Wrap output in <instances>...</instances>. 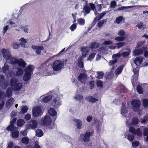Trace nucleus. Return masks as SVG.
Masks as SVG:
<instances>
[{"instance_id":"f257e3e1","label":"nucleus","mask_w":148,"mask_h":148,"mask_svg":"<svg viewBox=\"0 0 148 148\" xmlns=\"http://www.w3.org/2000/svg\"><path fill=\"white\" fill-rule=\"evenodd\" d=\"M50 93H51V92H49L47 94V103L53 98V95H50ZM61 104V100L60 99V98L56 95L53 98L50 105L51 106H53L55 109H56L59 107Z\"/></svg>"},{"instance_id":"f03ea898","label":"nucleus","mask_w":148,"mask_h":148,"mask_svg":"<svg viewBox=\"0 0 148 148\" xmlns=\"http://www.w3.org/2000/svg\"><path fill=\"white\" fill-rule=\"evenodd\" d=\"M35 67L33 65H29L25 69V73L23 77V80L25 81H28L34 71Z\"/></svg>"},{"instance_id":"7ed1b4c3","label":"nucleus","mask_w":148,"mask_h":148,"mask_svg":"<svg viewBox=\"0 0 148 148\" xmlns=\"http://www.w3.org/2000/svg\"><path fill=\"white\" fill-rule=\"evenodd\" d=\"M10 83L12 89L14 91H19L22 88V84L18 82L16 79L12 78L10 80Z\"/></svg>"},{"instance_id":"20e7f679","label":"nucleus","mask_w":148,"mask_h":148,"mask_svg":"<svg viewBox=\"0 0 148 148\" xmlns=\"http://www.w3.org/2000/svg\"><path fill=\"white\" fill-rule=\"evenodd\" d=\"M64 63L62 61L57 60L54 62L52 64L53 70L56 72L60 71L64 66Z\"/></svg>"},{"instance_id":"39448f33","label":"nucleus","mask_w":148,"mask_h":148,"mask_svg":"<svg viewBox=\"0 0 148 148\" xmlns=\"http://www.w3.org/2000/svg\"><path fill=\"white\" fill-rule=\"evenodd\" d=\"M131 104L132 106V109L135 112H140L141 103L139 100L137 99H134L131 101Z\"/></svg>"},{"instance_id":"423d86ee","label":"nucleus","mask_w":148,"mask_h":148,"mask_svg":"<svg viewBox=\"0 0 148 148\" xmlns=\"http://www.w3.org/2000/svg\"><path fill=\"white\" fill-rule=\"evenodd\" d=\"M41 108L39 106L34 108L32 109V113L33 116L35 117H37L42 114Z\"/></svg>"},{"instance_id":"0eeeda50","label":"nucleus","mask_w":148,"mask_h":148,"mask_svg":"<svg viewBox=\"0 0 148 148\" xmlns=\"http://www.w3.org/2000/svg\"><path fill=\"white\" fill-rule=\"evenodd\" d=\"M80 137L82 138V140L84 142H87L90 140V132H86L84 134H81Z\"/></svg>"},{"instance_id":"6e6552de","label":"nucleus","mask_w":148,"mask_h":148,"mask_svg":"<svg viewBox=\"0 0 148 148\" xmlns=\"http://www.w3.org/2000/svg\"><path fill=\"white\" fill-rule=\"evenodd\" d=\"M8 86L6 80L3 75H0V86L4 88H6Z\"/></svg>"},{"instance_id":"1a4fd4ad","label":"nucleus","mask_w":148,"mask_h":148,"mask_svg":"<svg viewBox=\"0 0 148 148\" xmlns=\"http://www.w3.org/2000/svg\"><path fill=\"white\" fill-rule=\"evenodd\" d=\"M1 52L5 59L9 60L11 58L10 53L8 50L3 49Z\"/></svg>"},{"instance_id":"9d476101","label":"nucleus","mask_w":148,"mask_h":148,"mask_svg":"<svg viewBox=\"0 0 148 148\" xmlns=\"http://www.w3.org/2000/svg\"><path fill=\"white\" fill-rule=\"evenodd\" d=\"M52 123V119L51 117L47 115V129L49 128V130L53 129L56 125L55 124L53 123L51 124Z\"/></svg>"},{"instance_id":"9b49d317","label":"nucleus","mask_w":148,"mask_h":148,"mask_svg":"<svg viewBox=\"0 0 148 148\" xmlns=\"http://www.w3.org/2000/svg\"><path fill=\"white\" fill-rule=\"evenodd\" d=\"M87 78V75L84 73H80L77 77V79L78 81L82 83H84L85 82Z\"/></svg>"},{"instance_id":"f8f14e48","label":"nucleus","mask_w":148,"mask_h":148,"mask_svg":"<svg viewBox=\"0 0 148 148\" xmlns=\"http://www.w3.org/2000/svg\"><path fill=\"white\" fill-rule=\"evenodd\" d=\"M48 113L49 115L50 116L53 117L56 116L55 117L53 118V121H55L56 119L57 112L54 108H51L48 110Z\"/></svg>"},{"instance_id":"ddd939ff","label":"nucleus","mask_w":148,"mask_h":148,"mask_svg":"<svg viewBox=\"0 0 148 148\" xmlns=\"http://www.w3.org/2000/svg\"><path fill=\"white\" fill-rule=\"evenodd\" d=\"M29 126L32 129L34 130L37 127L38 123L35 120H32L29 122Z\"/></svg>"},{"instance_id":"4468645a","label":"nucleus","mask_w":148,"mask_h":148,"mask_svg":"<svg viewBox=\"0 0 148 148\" xmlns=\"http://www.w3.org/2000/svg\"><path fill=\"white\" fill-rule=\"evenodd\" d=\"M73 121L76 123V127L77 129L80 130L82 128V122L80 120L76 119H73Z\"/></svg>"},{"instance_id":"2eb2a0df","label":"nucleus","mask_w":148,"mask_h":148,"mask_svg":"<svg viewBox=\"0 0 148 148\" xmlns=\"http://www.w3.org/2000/svg\"><path fill=\"white\" fill-rule=\"evenodd\" d=\"M19 66L23 68H25L27 63L22 58L18 59L17 64Z\"/></svg>"},{"instance_id":"dca6fc26","label":"nucleus","mask_w":148,"mask_h":148,"mask_svg":"<svg viewBox=\"0 0 148 148\" xmlns=\"http://www.w3.org/2000/svg\"><path fill=\"white\" fill-rule=\"evenodd\" d=\"M83 57L82 56H79L77 60L78 65V66L81 68H83L84 67V64L83 62L82 61Z\"/></svg>"},{"instance_id":"f3484780","label":"nucleus","mask_w":148,"mask_h":148,"mask_svg":"<svg viewBox=\"0 0 148 148\" xmlns=\"http://www.w3.org/2000/svg\"><path fill=\"white\" fill-rule=\"evenodd\" d=\"M86 100L88 102L92 103H94L98 100L97 99L93 97L92 96H89L86 97Z\"/></svg>"},{"instance_id":"a211bd4d","label":"nucleus","mask_w":148,"mask_h":148,"mask_svg":"<svg viewBox=\"0 0 148 148\" xmlns=\"http://www.w3.org/2000/svg\"><path fill=\"white\" fill-rule=\"evenodd\" d=\"M143 58L141 57L136 58L134 60V63L137 66L140 64L143 61Z\"/></svg>"},{"instance_id":"6ab92c4d","label":"nucleus","mask_w":148,"mask_h":148,"mask_svg":"<svg viewBox=\"0 0 148 148\" xmlns=\"http://www.w3.org/2000/svg\"><path fill=\"white\" fill-rule=\"evenodd\" d=\"M143 52V48L138 49L135 50L134 52V54L135 56H138L142 54Z\"/></svg>"},{"instance_id":"aec40b11","label":"nucleus","mask_w":148,"mask_h":148,"mask_svg":"<svg viewBox=\"0 0 148 148\" xmlns=\"http://www.w3.org/2000/svg\"><path fill=\"white\" fill-rule=\"evenodd\" d=\"M19 135V132L16 130H13L11 132L12 137L14 138H17Z\"/></svg>"},{"instance_id":"412c9836","label":"nucleus","mask_w":148,"mask_h":148,"mask_svg":"<svg viewBox=\"0 0 148 148\" xmlns=\"http://www.w3.org/2000/svg\"><path fill=\"white\" fill-rule=\"evenodd\" d=\"M138 75H133V79L132 80V85L134 86L137 84Z\"/></svg>"},{"instance_id":"4be33fe9","label":"nucleus","mask_w":148,"mask_h":148,"mask_svg":"<svg viewBox=\"0 0 148 148\" xmlns=\"http://www.w3.org/2000/svg\"><path fill=\"white\" fill-rule=\"evenodd\" d=\"M36 135L38 137L42 136L43 135V133L41 129L37 130L36 131Z\"/></svg>"},{"instance_id":"5701e85b","label":"nucleus","mask_w":148,"mask_h":148,"mask_svg":"<svg viewBox=\"0 0 148 148\" xmlns=\"http://www.w3.org/2000/svg\"><path fill=\"white\" fill-rule=\"evenodd\" d=\"M12 88H8L6 90V95L8 97H10L12 95Z\"/></svg>"},{"instance_id":"b1692460","label":"nucleus","mask_w":148,"mask_h":148,"mask_svg":"<svg viewBox=\"0 0 148 148\" xmlns=\"http://www.w3.org/2000/svg\"><path fill=\"white\" fill-rule=\"evenodd\" d=\"M134 134L137 135L138 136L141 137L142 136L143 133L140 129L138 128L136 130Z\"/></svg>"},{"instance_id":"393cba45","label":"nucleus","mask_w":148,"mask_h":148,"mask_svg":"<svg viewBox=\"0 0 148 148\" xmlns=\"http://www.w3.org/2000/svg\"><path fill=\"white\" fill-rule=\"evenodd\" d=\"M83 10H84L86 14H89L90 11V8L87 5H84L83 7Z\"/></svg>"},{"instance_id":"a878e982","label":"nucleus","mask_w":148,"mask_h":148,"mask_svg":"<svg viewBox=\"0 0 148 148\" xmlns=\"http://www.w3.org/2000/svg\"><path fill=\"white\" fill-rule=\"evenodd\" d=\"M25 123V121L24 120L22 119L18 120L17 122V125L19 127L22 126Z\"/></svg>"},{"instance_id":"bb28decb","label":"nucleus","mask_w":148,"mask_h":148,"mask_svg":"<svg viewBox=\"0 0 148 148\" xmlns=\"http://www.w3.org/2000/svg\"><path fill=\"white\" fill-rule=\"evenodd\" d=\"M136 5H132L129 6H121L118 8L117 9V11L122 10L126 8H131L136 7Z\"/></svg>"},{"instance_id":"cd10ccee","label":"nucleus","mask_w":148,"mask_h":148,"mask_svg":"<svg viewBox=\"0 0 148 148\" xmlns=\"http://www.w3.org/2000/svg\"><path fill=\"white\" fill-rule=\"evenodd\" d=\"M139 120L138 118L136 117H134L132 119V124L134 125H138L139 122Z\"/></svg>"},{"instance_id":"c85d7f7f","label":"nucleus","mask_w":148,"mask_h":148,"mask_svg":"<svg viewBox=\"0 0 148 148\" xmlns=\"http://www.w3.org/2000/svg\"><path fill=\"white\" fill-rule=\"evenodd\" d=\"M136 90L137 92L140 94H141L143 93V89L142 88L141 86L139 85H138L137 87Z\"/></svg>"},{"instance_id":"c756f323","label":"nucleus","mask_w":148,"mask_h":148,"mask_svg":"<svg viewBox=\"0 0 148 148\" xmlns=\"http://www.w3.org/2000/svg\"><path fill=\"white\" fill-rule=\"evenodd\" d=\"M19 40L21 41L20 45L22 47H25V45L27 41L25 38H22L20 39Z\"/></svg>"},{"instance_id":"7c9ffc66","label":"nucleus","mask_w":148,"mask_h":148,"mask_svg":"<svg viewBox=\"0 0 148 148\" xmlns=\"http://www.w3.org/2000/svg\"><path fill=\"white\" fill-rule=\"evenodd\" d=\"M106 13L105 12H103L99 14L95 18L98 20L99 21L102 18L103 16L105 15Z\"/></svg>"},{"instance_id":"2f4dec72","label":"nucleus","mask_w":148,"mask_h":148,"mask_svg":"<svg viewBox=\"0 0 148 148\" xmlns=\"http://www.w3.org/2000/svg\"><path fill=\"white\" fill-rule=\"evenodd\" d=\"M43 49L44 48L43 46H38L37 47L36 50V53L38 54H40L41 52V50H43Z\"/></svg>"},{"instance_id":"473e14b6","label":"nucleus","mask_w":148,"mask_h":148,"mask_svg":"<svg viewBox=\"0 0 148 148\" xmlns=\"http://www.w3.org/2000/svg\"><path fill=\"white\" fill-rule=\"evenodd\" d=\"M142 48L143 52L144 51V56L145 58H147L148 56V51L147 50L148 49L147 47V46L143 47Z\"/></svg>"},{"instance_id":"72a5a7b5","label":"nucleus","mask_w":148,"mask_h":148,"mask_svg":"<svg viewBox=\"0 0 148 148\" xmlns=\"http://www.w3.org/2000/svg\"><path fill=\"white\" fill-rule=\"evenodd\" d=\"M21 142L27 145L29 143V139L26 137H23L22 139Z\"/></svg>"},{"instance_id":"f704fd0d","label":"nucleus","mask_w":148,"mask_h":148,"mask_svg":"<svg viewBox=\"0 0 148 148\" xmlns=\"http://www.w3.org/2000/svg\"><path fill=\"white\" fill-rule=\"evenodd\" d=\"M121 56V53L120 52H119L117 53L114 54L112 56V59L117 60Z\"/></svg>"},{"instance_id":"c9c22d12","label":"nucleus","mask_w":148,"mask_h":148,"mask_svg":"<svg viewBox=\"0 0 148 148\" xmlns=\"http://www.w3.org/2000/svg\"><path fill=\"white\" fill-rule=\"evenodd\" d=\"M90 48L92 49H97L99 47L98 45L96 42H92L90 44Z\"/></svg>"},{"instance_id":"e433bc0d","label":"nucleus","mask_w":148,"mask_h":148,"mask_svg":"<svg viewBox=\"0 0 148 148\" xmlns=\"http://www.w3.org/2000/svg\"><path fill=\"white\" fill-rule=\"evenodd\" d=\"M125 38L124 36H117L115 38V40L117 41H122L124 40Z\"/></svg>"},{"instance_id":"4c0bfd02","label":"nucleus","mask_w":148,"mask_h":148,"mask_svg":"<svg viewBox=\"0 0 148 148\" xmlns=\"http://www.w3.org/2000/svg\"><path fill=\"white\" fill-rule=\"evenodd\" d=\"M28 109V107L26 106H23L21 109V111L24 114L27 112Z\"/></svg>"},{"instance_id":"58836bf2","label":"nucleus","mask_w":148,"mask_h":148,"mask_svg":"<svg viewBox=\"0 0 148 148\" xmlns=\"http://www.w3.org/2000/svg\"><path fill=\"white\" fill-rule=\"evenodd\" d=\"M123 66H121L119 67H118L116 69V73L117 74H120L123 69Z\"/></svg>"},{"instance_id":"ea45409f","label":"nucleus","mask_w":148,"mask_h":148,"mask_svg":"<svg viewBox=\"0 0 148 148\" xmlns=\"http://www.w3.org/2000/svg\"><path fill=\"white\" fill-rule=\"evenodd\" d=\"M107 21L106 19L105 20H102L100 21H99L98 22V24L97 25V26L99 27H101V26L103 25L104 23L105 22H106Z\"/></svg>"},{"instance_id":"a19ab883","label":"nucleus","mask_w":148,"mask_h":148,"mask_svg":"<svg viewBox=\"0 0 148 148\" xmlns=\"http://www.w3.org/2000/svg\"><path fill=\"white\" fill-rule=\"evenodd\" d=\"M127 138L130 141H132L134 139V136L132 134H129L127 136Z\"/></svg>"},{"instance_id":"79ce46f5","label":"nucleus","mask_w":148,"mask_h":148,"mask_svg":"<svg viewBox=\"0 0 148 148\" xmlns=\"http://www.w3.org/2000/svg\"><path fill=\"white\" fill-rule=\"evenodd\" d=\"M18 59L15 58H12L10 60V62L12 64H17Z\"/></svg>"},{"instance_id":"37998d69","label":"nucleus","mask_w":148,"mask_h":148,"mask_svg":"<svg viewBox=\"0 0 148 148\" xmlns=\"http://www.w3.org/2000/svg\"><path fill=\"white\" fill-rule=\"evenodd\" d=\"M143 105L144 107L147 108L148 107V99H144L143 100Z\"/></svg>"},{"instance_id":"c03bdc74","label":"nucleus","mask_w":148,"mask_h":148,"mask_svg":"<svg viewBox=\"0 0 148 148\" xmlns=\"http://www.w3.org/2000/svg\"><path fill=\"white\" fill-rule=\"evenodd\" d=\"M125 43L124 42H119L118 43L115 44V45H117L116 47L118 49L122 47L124 45Z\"/></svg>"},{"instance_id":"a18cd8bd","label":"nucleus","mask_w":148,"mask_h":148,"mask_svg":"<svg viewBox=\"0 0 148 148\" xmlns=\"http://www.w3.org/2000/svg\"><path fill=\"white\" fill-rule=\"evenodd\" d=\"M78 22L79 25H84L85 23V21L84 19L80 18L78 20Z\"/></svg>"},{"instance_id":"49530a36","label":"nucleus","mask_w":148,"mask_h":148,"mask_svg":"<svg viewBox=\"0 0 148 148\" xmlns=\"http://www.w3.org/2000/svg\"><path fill=\"white\" fill-rule=\"evenodd\" d=\"M17 75L18 76H20L23 75V69L20 68H18V70L16 73Z\"/></svg>"},{"instance_id":"de8ad7c7","label":"nucleus","mask_w":148,"mask_h":148,"mask_svg":"<svg viewBox=\"0 0 148 148\" xmlns=\"http://www.w3.org/2000/svg\"><path fill=\"white\" fill-rule=\"evenodd\" d=\"M41 124L42 125H46V115L45 116L43 119H42L40 121Z\"/></svg>"},{"instance_id":"09e8293b","label":"nucleus","mask_w":148,"mask_h":148,"mask_svg":"<svg viewBox=\"0 0 148 148\" xmlns=\"http://www.w3.org/2000/svg\"><path fill=\"white\" fill-rule=\"evenodd\" d=\"M14 101V99L13 98H10L6 103V104L7 105L10 106V105L13 104Z\"/></svg>"},{"instance_id":"8fccbe9b","label":"nucleus","mask_w":148,"mask_h":148,"mask_svg":"<svg viewBox=\"0 0 148 148\" xmlns=\"http://www.w3.org/2000/svg\"><path fill=\"white\" fill-rule=\"evenodd\" d=\"M83 98V97L82 95H81L77 94L75 96V99L76 100L78 101L82 99Z\"/></svg>"},{"instance_id":"3c124183","label":"nucleus","mask_w":148,"mask_h":148,"mask_svg":"<svg viewBox=\"0 0 148 148\" xmlns=\"http://www.w3.org/2000/svg\"><path fill=\"white\" fill-rule=\"evenodd\" d=\"M123 19V17L122 16H119L117 17L116 19V21L118 24H119Z\"/></svg>"},{"instance_id":"603ef678","label":"nucleus","mask_w":148,"mask_h":148,"mask_svg":"<svg viewBox=\"0 0 148 148\" xmlns=\"http://www.w3.org/2000/svg\"><path fill=\"white\" fill-rule=\"evenodd\" d=\"M98 76L97 77L98 79H101L103 77V76L104 75L103 73L102 72H98L97 73Z\"/></svg>"},{"instance_id":"864d4df0","label":"nucleus","mask_w":148,"mask_h":148,"mask_svg":"<svg viewBox=\"0 0 148 148\" xmlns=\"http://www.w3.org/2000/svg\"><path fill=\"white\" fill-rule=\"evenodd\" d=\"M116 6V3L114 1H112L111 2L110 5V8H114Z\"/></svg>"},{"instance_id":"5fc2aeb1","label":"nucleus","mask_w":148,"mask_h":148,"mask_svg":"<svg viewBox=\"0 0 148 148\" xmlns=\"http://www.w3.org/2000/svg\"><path fill=\"white\" fill-rule=\"evenodd\" d=\"M14 127V125L12 124H11L8 125V126L7 127L6 130L8 131H12Z\"/></svg>"},{"instance_id":"6e6d98bb","label":"nucleus","mask_w":148,"mask_h":148,"mask_svg":"<svg viewBox=\"0 0 148 148\" xmlns=\"http://www.w3.org/2000/svg\"><path fill=\"white\" fill-rule=\"evenodd\" d=\"M96 53H92L89 55L88 57V60H91L93 59L95 56Z\"/></svg>"},{"instance_id":"4d7b16f0","label":"nucleus","mask_w":148,"mask_h":148,"mask_svg":"<svg viewBox=\"0 0 148 148\" xmlns=\"http://www.w3.org/2000/svg\"><path fill=\"white\" fill-rule=\"evenodd\" d=\"M97 87L102 88L103 86V82L101 80H97Z\"/></svg>"},{"instance_id":"13d9d810","label":"nucleus","mask_w":148,"mask_h":148,"mask_svg":"<svg viewBox=\"0 0 148 148\" xmlns=\"http://www.w3.org/2000/svg\"><path fill=\"white\" fill-rule=\"evenodd\" d=\"M117 60L116 59L114 60H110L109 61L108 63L109 64L110 66H112L115 63H117Z\"/></svg>"},{"instance_id":"bf43d9fd","label":"nucleus","mask_w":148,"mask_h":148,"mask_svg":"<svg viewBox=\"0 0 148 148\" xmlns=\"http://www.w3.org/2000/svg\"><path fill=\"white\" fill-rule=\"evenodd\" d=\"M118 34L120 36H123L125 35V33L123 29H121L119 31Z\"/></svg>"},{"instance_id":"052dcab7","label":"nucleus","mask_w":148,"mask_h":148,"mask_svg":"<svg viewBox=\"0 0 148 148\" xmlns=\"http://www.w3.org/2000/svg\"><path fill=\"white\" fill-rule=\"evenodd\" d=\"M146 42L145 41H141L138 42L137 44V46L138 47H142Z\"/></svg>"},{"instance_id":"680f3d73","label":"nucleus","mask_w":148,"mask_h":148,"mask_svg":"<svg viewBox=\"0 0 148 148\" xmlns=\"http://www.w3.org/2000/svg\"><path fill=\"white\" fill-rule=\"evenodd\" d=\"M77 27V26L76 24H72L70 27V29L71 31H74V30L76 29Z\"/></svg>"},{"instance_id":"e2e57ef3","label":"nucleus","mask_w":148,"mask_h":148,"mask_svg":"<svg viewBox=\"0 0 148 148\" xmlns=\"http://www.w3.org/2000/svg\"><path fill=\"white\" fill-rule=\"evenodd\" d=\"M95 82L94 81H91L89 82V86L90 89H92L94 86Z\"/></svg>"},{"instance_id":"0e129e2a","label":"nucleus","mask_w":148,"mask_h":148,"mask_svg":"<svg viewBox=\"0 0 148 148\" xmlns=\"http://www.w3.org/2000/svg\"><path fill=\"white\" fill-rule=\"evenodd\" d=\"M143 134L144 136H146L148 135V128L145 127L144 129Z\"/></svg>"},{"instance_id":"69168bd1","label":"nucleus","mask_w":148,"mask_h":148,"mask_svg":"<svg viewBox=\"0 0 148 148\" xmlns=\"http://www.w3.org/2000/svg\"><path fill=\"white\" fill-rule=\"evenodd\" d=\"M136 130L133 127H129V131L130 132L133 134H134Z\"/></svg>"},{"instance_id":"338daca9","label":"nucleus","mask_w":148,"mask_h":148,"mask_svg":"<svg viewBox=\"0 0 148 148\" xmlns=\"http://www.w3.org/2000/svg\"><path fill=\"white\" fill-rule=\"evenodd\" d=\"M139 144V142L138 141H136L135 142H133L132 143V145L133 147H138Z\"/></svg>"},{"instance_id":"774afa93","label":"nucleus","mask_w":148,"mask_h":148,"mask_svg":"<svg viewBox=\"0 0 148 148\" xmlns=\"http://www.w3.org/2000/svg\"><path fill=\"white\" fill-rule=\"evenodd\" d=\"M31 115L29 114H26L25 116V119L26 121H28L31 119Z\"/></svg>"}]
</instances>
